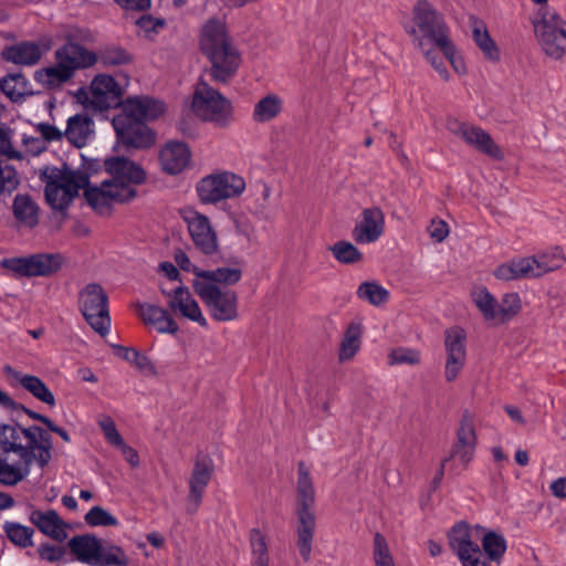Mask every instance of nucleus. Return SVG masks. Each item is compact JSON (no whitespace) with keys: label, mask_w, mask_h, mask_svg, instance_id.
Instances as JSON below:
<instances>
[{"label":"nucleus","mask_w":566,"mask_h":566,"mask_svg":"<svg viewBox=\"0 0 566 566\" xmlns=\"http://www.w3.org/2000/svg\"><path fill=\"white\" fill-rule=\"evenodd\" d=\"M136 25L144 36L150 38L164 28L165 20L151 15H143L136 21Z\"/></svg>","instance_id":"4d7b16f0"},{"label":"nucleus","mask_w":566,"mask_h":566,"mask_svg":"<svg viewBox=\"0 0 566 566\" xmlns=\"http://www.w3.org/2000/svg\"><path fill=\"white\" fill-rule=\"evenodd\" d=\"M104 167L111 178L85 190V200L98 214H109L115 205L127 203L137 197L136 186L146 181V171L140 165L125 157H109Z\"/></svg>","instance_id":"f03ea898"},{"label":"nucleus","mask_w":566,"mask_h":566,"mask_svg":"<svg viewBox=\"0 0 566 566\" xmlns=\"http://www.w3.org/2000/svg\"><path fill=\"white\" fill-rule=\"evenodd\" d=\"M190 157V150L185 143L169 142L159 153V163L165 172L177 175L188 166Z\"/></svg>","instance_id":"c85d7f7f"},{"label":"nucleus","mask_w":566,"mask_h":566,"mask_svg":"<svg viewBox=\"0 0 566 566\" xmlns=\"http://www.w3.org/2000/svg\"><path fill=\"white\" fill-rule=\"evenodd\" d=\"M522 303L517 293L504 294L501 303L497 302V324L511 321L521 311Z\"/></svg>","instance_id":"de8ad7c7"},{"label":"nucleus","mask_w":566,"mask_h":566,"mask_svg":"<svg viewBox=\"0 0 566 566\" xmlns=\"http://www.w3.org/2000/svg\"><path fill=\"white\" fill-rule=\"evenodd\" d=\"M182 218L187 224V229L195 248L200 253L208 256L218 253V234L209 218L195 210H186Z\"/></svg>","instance_id":"dca6fc26"},{"label":"nucleus","mask_w":566,"mask_h":566,"mask_svg":"<svg viewBox=\"0 0 566 566\" xmlns=\"http://www.w3.org/2000/svg\"><path fill=\"white\" fill-rule=\"evenodd\" d=\"M427 39L444 55L458 74H465V62L453 43L450 28L438 11L427 7Z\"/></svg>","instance_id":"f8f14e48"},{"label":"nucleus","mask_w":566,"mask_h":566,"mask_svg":"<svg viewBox=\"0 0 566 566\" xmlns=\"http://www.w3.org/2000/svg\"><path fill=\"white\" fill-rule=\"evenodd\" d=\"M19 181V175L15 169L0 161V193L13 191L18 187Z\"/></svg>","instance_id":"6e6d98bb"},{"label":"nucleus","mask_w":566,"mask_h":566,"mask_svg":"<svg viewBox=\"0 0 566 566\" xmlns=\"http://www.w3.org/2000/svg\"><path fill=\"white\" fill-rule=\"evenodd\" d=\"M80 310L90 326L99 335L105 336L111 328L108 297L104 289L96 283H90L78 295Z\"/></svg>","instance_id":"9d476101"},{"label":"nucleus","mask_w":566,"mask_h":566,"mask_svg":"<svg viewBox=\"0 0 566 566\" xmlns=\"http://www.w3.org/2000/svg\"><path fill=\"white\" fill-rule=\"evenodd\" d=\"M549 490L554 496L559 499H566V476L558 478L553 481L549 485Z\"/></svg>","instance_id":"774afa93"},{"label":"nucleus","mask_w":566,"mask_h":566,"mask_svg":"<svg viewBox=\"0 0 566 566\" xmlns=\"http://www.w3.org/2000/svg\"><path fill=\"white\" fill-rule=\"evenodd\" d=\"M476 448V433L473 416L464 411L457 431V441L450 454L463 468H467L473 460Z\"/></svg>","instance_id":"412c9836"},{"label":"nucleus","mask_w":566,"mask_h":566,"mask_svg":"<svg viewBox=\"0 0 566 566\" xmlns=\"http://www.w3.org/2000/svg\"><path fill=\"white\" fill-rule=\"evenodd\" d=\"M38 553L43 560L48 562H57L62 559V557L64 556L63 548L56 547L51 544L40 545L38 548Z\"/></svg>","instance_id":"e2e57ef3"},{"label":"nucleus","mask_w":566,"mask_h":566,"mask_svg":"<svg viewBox=\"0 0 566 566\" xmlns=\"http://www.w3.org/2000/svg\"><path fill=\"white\" fill-rule=\"evenodd\" d=\"M118 448L122 451L123 457L125 460L133 467L136 468L139 465V455L135 449L127 446L124 441L123 444H119Z\"/></svg>","instance_id":"0e129e2a"},{"label":"nucleus","mask_w":566,"mask_h":566,"mask_svg":"<svg viewBox=\"0 0 566 566\" xmlns=\"http://www.w3.org/2000/svg\"><path fill=\"white\" fill-rule=\"evenodd\" d=\"M52 447L50 434L38 426L0 424V450L19 455L14 463L0 459V483L18 484L29 475L32 462L40 468L46 467L52 458Z\"/></svg>","instance_id":"f257e3e1"},{"label":"nucleus","mask_w":566,"mask_h":566,"mask_svg":"<svg viewBox=\"0 0 566 566\" xmlns=\"http://www.w3.org/2000/svg\"><path fill=\"white\" fill-rule=\"evenodd\" d=\"M23 144L28 148V153L32 155H38L45 148L43 140L36 137L24 136Z\"/></svg>","instance_id":"338daca9"},{"label":"nucleus","mask_w":566,"mask_h":566,"mask_svg":"<svg viewBox=\"0 0 566 566\" xmlns=\"http://www.w3.org/2000/svg\"><path fill=\"white\" fill-rule=\"evenodd\" d=\"M0 157L8 160H22L24 155L12 144V134L4 127H0Z\"/></svg>","instance_id":"864d4df0"},{"label":"nucleus","mask_w":566,"mask_h":566,"mask_svg":"<svg viewBox=\"0 0 566 566\" xmlns=\"http://www.w3.org/2000/svg\"><path fill=\"white\" fill-rule=\"evenodd\" d=\"M195 293L208 307L210 315L218 322H230L239 317L238 295L232 290H222L216 284L192 282Z\"/></svg>","instance_id":"9b49d317"},{"label":"nucleus","mask_w":566,"mask_h":566,"mask_svg":"<svg viewBox=\"0 0 566 566\" xmlns=\"http://www.w3.org/2000/svg\"><path fill=\"white\" fill-rule=\"evenodd\" d=\"M15 385L21 386L38 400L54 406L55 398L48 386L36 376L8 369Z\"/></svg>","instance_id":"72a5a7b5"},{"label":"nucleus","mask_w":566,"mask_h":566,"mask_svg":"<svg viewBox=\"0 0 566 566\" xmlns=\"http://www.w3.org/2000/svg\"><path fill=\"white\" fill-rule=\"evenodd\" d=\"M448 129L458 138L474 150L482 153L491 158L502 160L504 155L500 146L493 140L491 135L483 128L467 122H460L451 118L448 120Z\"/></svg>","instance_id":"2eb2a0df"},{"label":"nucleus","mask_w":566,"mask_h":566,"mask_svg":"<svg viewBox=\"0 0 566 566\" xmlns=\"http://www.w3.org/2000/svg\"><path fill=\"white\" fill-rule=\"evenodd\" d=\"M54 61V64L38 69L33 74L35 83L45 90L61 88L77 71L93 66L97 57L96 53L75 43L70 35L67 42L55 50Z\"/></svg>","instance_id":"7ed1b4c3"},{"label":"nucleus","mask_w":566,"mask_h":566,"mask_svg":"<svg viewBox=\"0 0 566 566\" xmlns=\"http://www.w3.org/2000/svg\"><path fill=\"white\" fill-rule=\"evenodd\" d=\"M385 217L380 209L369 208L361 213V220L354 229V239L367 244L377 241L384 233Z\"/></svg>","instance_id":"bb28decb"},{"label":"nucleus","mask_w":566,"mask_h":566,"mask_svg":"<svg viewBox=\"0 0 566 566\" xmlns=\"http://www.w3.org/2000/svg\"><path fill=\"white\" fill-rule=\"evenodd\" d=\"M363 331L364 327L359 321H353L348 324L339 343L337 356L339 363H349L359 353L361 348Z\"/></svg>","instance_id":"7c9ffc66"},{"label":"nucleus","mask_w":566,"mask_h":566,"mask_svg":"<svg viewBox=\"0 0 566 566\" xmlns=\"http://www.w3.org/2000/svg\"><path fill=\"white\" fill-rule=\"evenodd\" d=\"M206 57L210 62V76L218 83H228L241 65V56L234 44L216 51Z\"/></svg>","instance_id":"4be33fe9"},{"label":"nucleus","mask_w":566,"mask_h":566,"mask_svg":"<svg viewBox=\"0 0 566 566\" xmlns=\"http://www.w3.org/2000/svg\"><path fill=\"white\" fill-rule=\"evenodd\" d=\"M191 111L199 119L218 127L229 126L233 119L231 101L203 80L195 86Z\"/></svg>","instance_id":"0eeeda50"},{"label":"nucleus","mask_w":566,"mask_h":566,"mask_svg":"<svg viewBox=\"0 0 566 566\" xmlns=\"http://www.w3.org/2000/svg\"><path fill=\"white\" fill-rule=\"evenodd\" d=\"M36 130L41 135V137L46 142H57L65 137L64 130H61L54 125L48 123L38 124Z\"/></svg>","instance_id":"052dcab7"},{"label":"nucleus","mask_w":566,"mask_h":566,"mask_svg":"<svg viewBox=\"0 0 566 566\" xmlns=\"http://www.w3.org/2000/svg\"><path fill=\"white\" fill-rule=\"evenodd\" d=\"M472 300L486 321L497 324V301L486 287H476L472 292Z\"/></svg>","instance_id":"ea45409f"},{"label":"nucleus","mask_w":566,"mask_h":566,"mask_svg":"<svg viewBox=\"0 0 566 566\" xmlns=\"http://www.w3.org/2000/svg\"><path fill=\"white\" fill-rule=\"evenodd\" d=\"M160 291L167 296V305L171 313L189 322L196 323L200 327H208V321L198 301L193 297L187 286L180 284L171 291H167L161 286Z\"/></svg>","instance_id":"a211bd4d"},{"label":"nucleus","mask_w":566,"mask_h":566,"mask_svg":"<svg viewBox=\"0 0 566 566\" xmlns=\"http://www.w3.org/2000/svg\"><path fill=\"white\" fill-rule=\"evenodd\" d=\"M85 522L91 526L118 525V520L101 506L92 507L85 515Z\"/></svg>","instance_id":"603ef678"},{"label":"nucleus","mask_w":566,"mask_h":566,"mask_svg":"<svg viewBox=\"0 0 566 566\" xmlns=\"http://www.w3.org/2000/svg\"><path fill=\"white\" fill-rule=\"evenodd\" d=\"M213 467L209 460H197L189 478L187 511L195 513L201 504L206 488L212 476Z\"/></svg>","instance_id":"393cba45"},{"label":"nucleus","mask_w":566,"mask_h":566,"mask_svg":"<svg viewBox=\"0 0 566 566\" xmlns=\"http://www.w3.org/2000/svg\"><path fill=\"white\" fill-rule=\"evenodd\" d=\"M201 280H193L192 282L206 284H222L234 285L242 277V270L238 266H220L216 270H208L200 273Z\"/></svg>","instance_id":"c9c22d12"},{"label":"nucleus","mask_w":566,"mask_h":566,"mask_svg":"<svg viewBox=\"0 0 566 566\" xmlns=\"http://www.w3.org/2000/svg\"><path fill=\"white\" fill-rule=\"evenodd\" d=\"M13 212L18 220L32 228L38 223V206L25 195H18L13 202Z\"/></svg>","instance_id":"a19ab883"},{"label":"nucleus","mask_w":566,"mask_h":566,"mask_svg":"<svg viewBox=\"0 0 566 566\" xmlns=\"http://www.w3.org/2000/svg\"><path fill=\"white\" fill-rule=\"evenodd\" d=\"M334 258L345 264H352L361 261L363 255L359 250L350 242L339 241L329 248Z\"/></svg>","instance_id":"3c124183"},{"label":"nucleus","mask_w":566,"mask_h":566,"mask_svg":"<svg viewBox=\"0 0 566 566\" xmlns=\"http://www.w3.org/2000/svg\"><path fill=\"white\" fill-rule=\"evenodd\" d=\"M97 61H101L105 66L127 65L133 62V55L120 46H108L99 52Z\"/></svg>","instance_id":"09e8293b"},{"label":"nucleus","mask_w":566,"mask_h":566,"mask_svg":"<svg viewBox=\"0 0 566 566\" xmlns=\"http://www.w3.org/2000/svg\"><path fill=\"white\" fill-rule=\"evenodd\" d=\"M427 232H429L430 238L436 243H441L448 238L450 228L444 220L437 218L431 220L430 224L427 227Z\"/></svg>","instance_id":"bf43d9fd"},{"label":"nucleus","mask_w":566,"mask_h":566,"mask_svg":"<svg viewBox=\"0 0 566 566\" xmlns=\"http://www.w3.org/2000/svg\"><path fill=\"white\" fill-rule=\"evenodd\" d=\"M125 117H114L113 127L118 139L135 148H147L155 143V135L144 122L133 120L125 124Z\"/></svg>","instance_id":"5701e85b"},{"label":"nucleus","mask_w":566,"mask_h":566,"mask_svg":"<svg viewBox=\"0 0 566 566\" xmlns=\"http://www.w3.org/2000/svg\"><path fill=\"white\" fill-rule=\"evenodd\" d=\"M233 44L224 20L208 19L199 33V48L205 56Z\"/></svg>","instance_id":"b1692460"},{"label":"nucleus","mask_w":566,"mask_h":566,"mask_svg":"<svg viewBox=\"0 0 566 566\" xmlns=\"http://www.w3.org/2000/svg\"><path fill=\"white\" fill-rule=\"evenodd\" d=\"M244 189V179L228 171L209 175L197 185L199 199L205 203H217L221 200L235 198Z\"/></svg>","instance_id":"ddd939ff"},{"label":"nucleus","mask_w":566,"mask_h":566,"mask_svg":"<svg viewBox=\"0 0 566 566\" xmlns=\"http://www.w3.org/2000/svg\"><path fill=\"white\" fill-rule=\"evenodd\" d=\"M67 547L76 560L90 566H127L128 558L116 545H104L97 537L76 535L67 542Z\"/></svg>","instance_id":"6e6552de"},{"label":"nucleus","mask_w":566,"mask_h":566,"mask_svg":"<svg viewBox=\"0 0 566 566\" xmlns=\"http://www.w3.org/2000/svg\"><path fill=\"white\" fill-rule=\"evenodd\" d=\"M250 546L252 552V566H269L270 557L268 553V545L265 537L260 530H251Z\"/></svg>","instance_id":"37998d69"},{"label":"nucleus","mask_w":566,"mask_h":566,"mask_svg":"<svg viewBox=\"0 0 566 566\" xmlns=\"http://www.w3.org/2000/svg\"><path fill=\"white\" fill-rule=\"evenodd\" d=\"M481 542L483 548V551L481 549L482 559H485L489 566L490 562L500 564L506 551L505 538L495 532H488L483 534Z\"/></svg>","instance_id":"e433bc0d"},{"label":"nucleus","mask_w":566,"mask_h":566,"mask_svg":"<svg viewBox=\"0 0 566 566\" xmlns=\"http://www.w3.org/2000/svg\"><path fill=\"white\" fill-rule=\"evenodd\" d=\"M283 101L274 94L262 97L253 108V120L265 123L274 119L282 111Z\"/></svg>","instance_id":"4c0bfd02"},{"label":"nucleus","mask_w":566,"mask_h":566,"mask_svg":"<svg viewBox=\"0 0 566 566\" xmlns=\"http://www.w3.org/2000/svg\"><path fill=\"white\" fill-rule=\"evenodd\" d=\"M446 364L444 378L454 381L467 361V334L461 327H451L444 332Z\"/></svg>","instance_id":"f3484780"},{"label":"nucleus","mask_w":566,"mask_h":566,"mask_svg":"<svg viewBox=\"0 0 566 566\" xmlns=\"http://www.w3.org/2000/svg\"><path fill=\"white\" fill-rule=\"evenodd\" d=\"M315 489L304 463L298 464L296 483V537L297 548L304 560H308L316 528Z\"/></svg>","instance_id":"20e7f679"},{"label":"nucleus","mask_w":566,"mask_h":566,"mask_svg":"<svg viewBox=\"0 0 566 566\" xmlns=\"http://www.w3.org/2000/svg\"><path fill=\"white\" fill-rule=\"evenodd\" d=\"M403 27L412 41L418 46H422V40L424 36V8L421 2H418L412 12L405 17Z\"/></svg>","instance_id":"58836bf2"},{"label":"nucleus","mask_w":566,"mask_h":566,"mask_svg":"<svg viewBox=\"0 0 566 566\" xmlns=\"http://www.w3.org/2000/svg\"><path fill=\"white\" fill-rule=\"evenodd\" d=\"M64 259L59 253H38L28 256L4 259L3 269L17 276H50L61 270Z\"/></svg>","instance_id":"4468645a"},{"label":"nucleus","mask_w":566,"mask_h":566,"mask_svg":"<svg viewBox=\"0 0 566 566\" xmlns=\"http://www.w3.org/2000/svg\"><path fill=\"white\" fill-rule=\"evenodd\" d=\"M469 22L473 41L483 53L484 57L492 62L500 61V50L492 40L485 23L474 15L470 17Z\"/></svg>","instance_id":"473e14b6"},{"label":"nucleus","mask_w":566,"mask_h":566,"mask_svg":"<svg viewBox=\"0 0 566 566\" xmlns=\"http://www.w3.org/2000/svg\"><path fill=\"white\" fill-rule=\"evenodd\" d=\"M120 7L128 10H146L150 7L151 0H114Z\"/></svg>","instance_id":"69168bd1"},{"label":"nucleus","mask_w":566,"mask_h":566,"mask_svg":"<svg viewBox=\"0 0 566 566\" xmlns=\"http://www.w3.org/2000/svg\"><path fill=\"white\" fill-rule=\"evenodd\" d=\"M175 260L181 270L191 272L195 275L193 280H201L200 273H203L205 270L193 264L186 253H177Z\"/></svg>","instance_id":"680f3d73"},{"label":"nucleus","mask_w":566,"mask_h":566,"mask_svg":"<svg viewBox=\"0 0 566 566\" xmlns=\"http://www.w3.org/2000/svg\"><path fill=\"white\" fill-rule=\"evenodd\" d=\"M29 520L40 532L54 541L63 542L67 537L69 525L54 510H33Z\"/></svg>","instance_id":"cd10ccee"},{"label":"nucleus","mask_w":566,"mask_h":566,"mask_svg":"<svg viewBox=\"0 0 566 566\" xmlns=\"http://www.w3.org/2000/svg\"><path fill=\"white\" fill-rule=\"evenodd\" d=\"M125 93V87L108 74H97L88 87L81 88L76 93L77 101L93 111H106L117 107Z\"/></svg>","instance_id":"1a4fd4ad"},{"label":"nucleus","mask_w":566,"mask_h":566,"mask_svg":"<svg viewBox=\"0 0 566 566\" xmlns=\"http://www.w3.org/2000/svg\"><path fill=\"white\" fill-rule=\"evenodd\" d=\"M357 295L360 300L366 301L375 306H379L387 302L389 292L375 282H365L359 285Z\"/></svg>","instance_id":"49530a36"},{"label":"nucleus","mask_w":566,"mask_h":566,"mask_svg":"<svg viewBox=\"0 0 566 566\" xmlns=\"http://www.w3.org/2000/svg\"><path fill=\"white\" fill-rule=\"evenodd\" d=\"M373 560L374 566H396L389 545L379 533L374 537Z\"/></svg>","instance_id":"8fccbe9b"},{"label":"nucleus","mask_w":566,"mask_h":566,"mask_svg":"<svg viewBox=\"0 0 566 566\" xmlns=\"http://www.w3.org/2000/svg\"><path fill=\"white\" fill-rule=\"evenodd\" d=\"M52 44L50 36H43L38 41H21L6 48L2 51V59L21 66H33L51 50Z\"/></svg>","instance_id":"6ab92c4d"},{"label":"nucleus","mask_w":566,"mask_h":566,"mask_svg":"<svg viewBox=\"0 0 566 566\" xmlns=\"http://www.w3.org/2000/svg\"><path fill=\"white\" fill-rule=\"evenodd\" d=\"M531 21L543 53L554 61L566 56V21L557 11L547 6L541 7Z\"/></svg>","instance_id":"423d86ee"},{"label":"nucleus","mask_w":566,"mask_h":566,"mask_svg":"<svg viewBox=\"0 0 566 566\" xmlns=\"http://www.w3.org/2000/svg\"><path fill=\"white\" fill-rule=\"evenodd\" d=\"M65 138L77 148L84 147L94 136V122L86 114H75L67 118Z\"/></svg>","instance_id":"c756f323"},{"label":"nucleus","mask_w":566,"mask_h":566,"mask_svg":"<svg viewBox=\"0 0 566 566\" xmlns=\"http://www.w3.org/2000/svg\"><path fill=\"white\" fill-rule=\"evenodd\" d=\"M0 90L13 102L30 95L28 80L21 74H10L1 78Z\"/></svg>","instance_id":"79ce46f5"},{"label":"nucleus","mask_w":566,"mask_h":566,"mask_svg":"<svg viewBox=\"0 0 566 566\" xmlns=\"http://www.w3.org/2000/svg\"><path fill=\"white\" fill-rule=\"evenodd\" d=\"M422 354L418 349L409 347L391 348L387 355V363L389 366L396 365H418L421 363Z\"/></svg>","instance_id":"a18cd8bd"},{"label":"nucleus","mask_w":566,"mask_h":566,"mask_svg":"<svg viewBox=\"0 0 566 566\" xmlns=\"http://www.w3.org/2000/svg\"><path fill=\"white\" fill-rule=\"evenodd\" d=\"M120 113L115 117H125V124L133 120H149L163 115L166 111L165 104L147 96L128 97L120 99Z\"/></svg>","instance_id":"aec40b11"},{"label":"nucleus","mask_w":566,"mask_h":566,"mask_svg":"<svg viewBox=\"0 0 566 566\" xmlns=\"http://www.w3.org/2000/svg\"><path fill=\"white\" fill-rule=\"evenodd\" d=\"M45 184V198L54 210L66 209L80 190L84 191L88 186V175L81 169H72L66 165L62 167H46L42 172Z\"/></svg>","instance_id":"39448f33"},{"label":"nucleus","mask_w":566,"mask_h":566,"mask_svg":"<svg viewBox=\"0 0 566 566\" xmlns=\"http://www.w3.org/2000/svg\"><path fill=\"white\" fill-rule=\"evenodd\" d=\"M528 256L514 258L499 264L493 275L500 281H514L522 279H535Z\"/></svg>","instance_id":"2f4dec72"},{"label":"nucleus","mask_w":566,"mask_h":566,"mask_svg":"<svg viewBox=\"0 0 566 566\" xmlns=\"http://www.w3.org/2000/svg\"><path fill=\"white\" fill-rule=\"evenodd\" d=\"M118 350L120 352V356L125 360L135 365L138 369L145 373H154L155 368L151 361L146 356L142 355L139 352L122 346L118 347Z\"/></svg>","instance_id":"5fc2aeb1"},{"label":"nucleus","mask_w":566,"mask_h":566,"mask_svg":"<svg viewBox=\"0 0 566 566\" xmlns=\"http://www.w3.org/2000/svg\"><path fill=\"white\" fill-rule=\"evenodd\" d=\"M135 311L144 324L151 326L161 334H177L179 327L171 314L157 305L147 303H137Z\"/></svg>","instance_id":"a878e982"},{"label":"nucleus","mask_w":566,"mask_h":566,"mask_svg":"<svg viewBox=\"0 0 566 566\" xmlns=\"http://www.w3.org/2000/svg\"><path fill=\"white\" fill-rule=\"evenodd\" d=\"M4 533L10 542L20 547H30L33 545V530L17 522H6Z\"/></svg>","instance_id":"c03bdc74"},{"label":"nucleus","mask_w":566,"mask_h":566,"mask_svg":"<svg viewBox=\"0 0 566 566\" xmlns=\"http://www.w3.org/2000/svg\"><path fill=\"white\" fill-rule=\"evenodd\" d=\"M98 424L101 429L103 430V433L105 436V439L108 443L118 447L119 444H123V438L120 433L118 432L116 424L114 420L108 416H103L98 420Z\"/></svg>","instance_id":"13d9d810"},{"label":"nucleus","mask_w":566,"mask_h":566,"mask_svg":"<svg viewBox=\"0 0 566 566\" xmlns=\"http://www.w3.org/2000/svg\"><path fill=\"white\" fill-rule=\"evenodd\" d=\"M528 258L535 279L562 268L566 261L565 254L560 248H554Z\"/></svg>","instance_id":"f704fd0d"}]
</instances>
